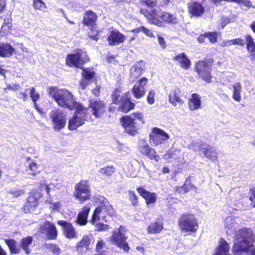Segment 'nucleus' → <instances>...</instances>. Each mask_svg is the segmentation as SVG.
<instances>
[{
    "label": "nucleus",
    "instance_id": "obj_1",
    "mask_svg": "<svg viewBox=\"0 0 255 255\" xmlns=\"http://www.w3.org/2000/svg\"><path fill=\"white\" fill-rule=\"evenodd\" d=\"M240 219L234 216H228L225 221L224 228L227 234H231L235 231V243L233 252L235 255L247 254L255 255V247L252 244L254 236L252 231L245 228L237 230L239 225Z\"/></svg>",
    "mask_w": 255,
    "mask_h": 255
},
{
    "label": "nucleus",
    "instance_id": "obj_2",
    "mask_svg": "<svg viewBox=\"0 0 255 255\" xmlns=\"http://www.w3.org/2000/svg\"><path fill=\"white\" fill-rule=\"evenodd\" d=\"M140 13L144 15L148 22L159 27L164 26L165 22L176 24L178 21L175 15L154 8L150 10L142 9Z\"/></svg>",
    "mask_w": 255,
    "mask_h": 255
},
{
    "label": "nucleus",
    "instance_id": "obj_3",
    "mask_svg": "<svg viewBox=\"0 0 255 255\" xmlns=\"http://www.w3.org/2000/svg\"><path fill=\"white\" fill-rule=\"evenodd\" d=\"M47 92L49 96L53 99L61 107L72 110L76 107V105L80 104L75 101L73 94L66 89L49 87L47 88Z\"/></svg>",
    "mask_w": 255,
    "mask_h": 255
},
{
    "label": "nucleus",
    "instance_id": "obj_4",
    "mask_svg": "<svg viewBox=\"0 0 255 255\" xmlns=\"http://www.w3.org/2000/svg\"><path fill=\"white\" fill-rule=\"evenodd\" d=\"M128 238L126 228L121 226L119 229H116L113 232L110 240L113 245L124 252L128 253L130 248L127 242Z\"/></svg>",
    "mask_w": 255,
    "mask_h": 255
},
{
    "label": "nucleus",
    "instance_id": "obj_5",
    "mask_svg": "<svg viewBox=\"0 0 255 255\" xmlns=\"http://www.w3.org/2000/svg\"><path fill=\"white\" fill-rule=\"evenodd\" d=\"M75 112L73 117L68 122V128L70 130H75L85 124L87 119L88 109L80 104L76 105L74 107Z\"/></svg>",
    "mask_w": 255,
    "mask_h": 255
},
{
    "label": "nucleus",
    "instance_id": "obj_6",
    "mask_svg": "<svg viewBox=\"0 0 255 255\" xmlns=\"http://www.w3.org/2000/svg\"><path fill=\"white\" fill-rule=\"evenodd\" d=\"M114 213V210L109 202L104 199L100 206L95 209L91 220V223L92 225H94L97 221L101 220L107 222L106 214L113 216Z\"/></svg>",
    "mask_w": 255,
    "mask_h": 255
},
{
    "label": "nucleus",
    "instance_id": "obj_7",
    "mask_svg": "<svg viewBox=\"0 0 255 255\" xmlns=\"http://www.w3.org/2000/svg\"><path fill=\"white\" fill-rule=\"evenodd\" d=\"M73 195L80 202H84L91 198L90 186L89 182L86 180H81L76 184Z\"/></svg>",
    "mask_w": 255,
    "mask_h": 255
},
{
    "label": "nucleus",
    "instance_id": "obj_8",
    "mask_svg": "<svg viewBox=\"0 0 255 255\" xmlns=\"http://www.w3.org/2000/svg\"><path fill=\"white\" fill-rule=\"evenodd\" d=\"M89 61L87 53L81 49L77 50L72 54L68 55L66 63L70 67L82 68V66Z\"/></svg>",
    "mask_w": 255,
    "mask_h": 255
},
{
    "label": "nucleus",
    "instance_id": "obj_9",
    "mask_svg": "<svg viewBox=\"0 0 255 255\" xmlns=\"http://www.w3.org/2000/svg\"><path fill=\"white\" fill-rule=\"evenodd\" d=\"M179 226L182 231L187 232H195L198 229L197 219L193 214H185L181 217Z\"/></svg>",
    "mask_w": 255,
    "mask_h": 255
},
{
    "label": "nucleus",
    "instance_id": "obj_10",
    "mask_svg": "<svg viewBox=\"0 0 255 255\" xmlns=\"http://www.w3.org/2000/svg\"><path fill=\"white\" fill-rule=\"evenodd\" d=\"M49 116L52 120L54 129L60 130L64 128L66 122V118L62 111L54 109L50 113Z\"/></svg>",
    "mask_w": 255,
    "mask_h": 255
},
{
    "label": "nucleus",
    "instance_id": "obj_11",
    "mask_svg": "<svg viewBox=\"0 0 255 255\" xmlns=\"http://www.w3.org/2000/svg\"><path fill=\"white\" fill-rule=\"evenodd\" d=\"M163 158L168 162H171L180 167L185 163L184 153L178 149L169 150L164 154Z\"/></svg>",
    "mask_w": 255,
    "mask_h": 255
},
{
    "label": "nucleus",
    "instance_id": "obj_12",
    "mask_svg": "<svg viewBox=\"0 0 255 255\" xmlns=\"http://www.w3.org/2000/svg\"><path fill=\"white\" fill-rule=\"evenodd\" d=\"M96 20L97 15L92 11H88L85 13L83 20L85 25L92 26V29H91V31H92L93 34H91L90 32H88V35L91 39L95 40H98L97 36L99 34L98 31L93 30L95 28Z\"/></svg>",
    "mask_w": 255,
    "mask_h": 255
},
{
    "label": "nucleus",
    "instance_id": "obj_13",
    "mask_svg": "<svg viewBox=\"0 0 255 255\" xmlns=\"http://www.w3.org/2000/svg\"><path fill=\"white\" fill-rule=\"evenodd\" d=\"M211 65L206 61H199L196 64V69L198 75L203 80L209 82L211 81L212 77L211 76Z\"/></svg>",
    "mask_w": 255,
    "mask_h": 255
},
{
    "label": "nucleus",
    "instance_id": "obj_14",
    "mask_svg": "<svg viewBox=\"0 0 255 255\" xmlns=\"http://www.w3.org/2000/svg\"><path fill=\"white\" fill-rule=\"evenodd\" d=\"M169 138V136L167 133L163 130L157 128H153L149 135L150 143L155 145H158L162 143Z\"/></svg>",
    "mask_w": 255,
    "mask_h": 255
},
{
    "label": "nucleus",
    "instance_id": "obj_15",
    "mask_svg": "<svg viewBox=\"0 0 255 255\" xmlns=\"http://www.w3.org/2000/svg\"><path fill=\"white\" fill-rule=\"evenodd\" d=\"M139 150L140 152L151 159H154L158 161L159 156L157 154L155 150L150 147L147 142L144 139H140L139 141Z\"/></svg>",
    "mask_w": 255,
    "mask_h": 255
},
{
    "label": "nucleus",
    "instance_id": "obj_16",
    "mask_svg": "<svg viewBox=\"0 0 255 255\" xmlns=\"http://www.w3.org/2000/svg\"><path fill=\"white\" fill-rule=\"evenodd\" d=\"M148 79L142 77L139 79L135 84L132 89V93L135 98L140 99L145 93V86L146 85Z\"/></svg>",
    "mask_w": 255,
    "mask_h": 255
},
{
    "label": "nucleus",
    "instance_id": "obj_17",
    "mask_svg": "<svg viewBox=\"0 0 255 255\" xmlns=\"http://www.w3.org/2000/svg\"><path fill=\"white\" fill-rule=\"evenodd\" d=\"M41 197L39 193L32 192L27 198V201L22 209L25 213L33 211L35 207L38 205V200Z\"/></svg>",
    "mask_w": 255,
    "mask_h": 255
},
{
    "label": "nucleus",
    "instance_id": "obj_18",
    "mask_svg": "<svg viewBox=\"0 0 255 255\" xmlns=\"http://www.w3.org/2000/svg\"><path fill=\"white\" fill-rule=\"evenodd\" d=\"M189 13L193 16H202L205 12V7L203 4L195 1H191L188 4Z\"/></svg>",
    "mask_w": 255,
    "mask_h": 255
},
{
    "label": "nucleus",
    "instance_id": "obj_19",
    "mask_svg": "<svg viewBox=\"0 0 255 255\" xmlns=\"http://www.w3.org/2000/svg\"><path fill=\"white\" fill-rule=\"evenodd\" d=\"M39 231L46 234L49 239H55L57 236V231L55 226L49 222H46L41 226Z\"/></svg>",
    "mask_w": 255,
    "mask_h": 255
},
{
    "label": "nucleus",
    "instance_id": "obj_20",
    "mask_svg": "<svg viewBox=\"0 0 255 255\" xmlns=\"http://www.w3.org/2000/svg\"><path fill=\"white\" fill-rule=\"evenodd\" d=\"M122 123L126 131L128 134L134 135L137 133L138 128L133 119L129 116L124 117L122 119Z\"/></svg>",
    "mask_w": 255,
    "mask_h": 255
},
{
    "label": "nucleus",
    "instance_id": "obj_21",
    "mask_svg": "<svg viewBox=\"0 0 255 255\" xmlns=\"http://www.w3.org/2000/svg\"><path fill=\"white\" fill-rule=\"evenodd\" d=\"M126 39V36L121 33L118 30H112L109 37L108 41L110 45H118L124 42Z\"/></svg>",
    "mask_w": 255,
    "mask_h": 255
},
{
    "label": "nucleus",
    "instance_id": "obj_22",
    "mask_svg": "<svg viewBox=\"0 0 255 255\" xmlns=\"http://www.w3.org/2000/svg\"><path fill=\"white\" fill-rule=\"evenodd\" d=\"M90 107L93 115L97 118L101 117L106 110V105L102 101H91Z\"/></svg>",
    "mask_w": 255,
    "mask_h": 255
},
{
    "label": "nucleus",
    "instance_id": "obj_23",
    "mask_svg": "<svg viewBox=\"0 0 255 255\" xmlns=\"http://www.w3.org/2000/svg\"><path fill=\"white\" fill-rule=\"evenodd\" d=\"M58 224L62 226L64 228V232L65 236L68 239L77 238V233L72 225L66 221L59 220Z\"/></svg>",
    "mask_w": 255,
    "mask_h": 255
},
{
    "label": "nucleus",
    "instance_id": "obj_24",
    "mask_svg": "<svg viewBox=\"0 0 255 255\" xmlns=\"http://www.w3.org/2000/svg\"><path fill=\"white\" fill-rule=\"evenodd\" d=\"M91 210V205H86L78 213L75 223L80 226H85L87 224V217Z\"/></svg>",
    "mask_w": 255,
    "mask_h": 255
},
{
    "label": "nucleus",
    "instance_id": "obj_25",
    "mask_svg": "<svg viewBox=\"0 0 255 255\" xmlns=\"http://www.w3.org/2000/svg\"><path fill=\"white\" fill-rule=\"evenodd\" d=\"M137 191L139 194L145 200L146 204L149 205L156 202L157 199L156 193L147 191L142 187H138Z\"/></svg>",
    "mask_w": 255,
    "mask_h": 255
},
{
    "label": "nucleus",
    "instance_id": "obj_26",
    "mask_svg": "<svg viewBox=\"0 0 255 255\" xmlns=\"http://www.w3.org/2000/svg\"><path fill=\"white\" fill-rule=\"evenodd\" d=\"M180 93L181 91L178 88H174L170 91L169 95V101L173 106H177L178 104H183Z\"/></svg>",
    "mask_w": 255,
    "mask_h": 255
},
{
    "label": "nucleus",
    "instance_id": "obj_27",
    "mask_svg": "<svg viewBox=\"0 0 255 255\" xmlns=\"http://www.w3.org/2000/svg\"><path fill=\"white\" fill-rule=\"evenodd\" d=\"M143 67L142 62H137L130 68L129 77L130 81L133 82L142 74Z\"/></svg>",
    "mask_w": 255,
    "mask_h": 255
},
{
    "label": "nucleus",
    "instance_id": "obj_28",
    "mask_svg": "<svg viewBox=\"0 0 255 255\" xmlns=\"http://www.w3.org/2000/svg\"><path fill=\"white\" fill-rule=\"evenodd\" d=\"M201 97L197 94H193L189 99L188 107L191 111L201 108Z\"/></svg>",
    "mask_w": 255,
    "mask_h": 255
},
{
    "label": "nucleus",
    "instance_id": "obj_29",
    "mask_svg": "<svg viewBox=\"0 0 255 255\" xmlns=\"http://www.w3.org/2000/svg\"><path fill=\"white\" fill-rule=\"evenodd\" d=\"M83 79L81 81L80 85L83 89L89 84V80L92 78L95 75V72L93 69L86 68L83 69Z\"/></svg>",
    "mask_w": 255,
    "mask_h": 255
},
{
    "label": "nucleus",
    "instance_id": "obj_30",
    "mask_svg": "<svg viewBox=\"0 0 255 255\" xmlns=\"http://www.w3.org/2000/svg\"><path fill=\"white\" fill-rule=\"evenodd\" d=\"M173 60L176 61L181 67L188 69L190 67L191 61L184 53L179 54L173 57Z\"/></svg>",
    "mask_w": 255,
    "mask_h": 255
},
{
    "label": "nucleus",
    "instance_id": "obj_31",
    "mask_svg": "<svg viewBox=\"0 0 255 255\" xmlns=\"http://www.w3.org/2000/svg\"><path fill=\"white\" fill-rule=\"evenodd\" d=\"M230 247L228 243L224 239L219 241V246L216 248L213 255H230L228 254Z\"/></svg>",
    "mask_w": 255,
    "mask_h": 255
},
{
    "label": "nucleus",
    "instance_id": "obj_32",
    "mask_svg": "<svg viewBox=\"0 0 255 255\" xmlns=\"http://www.w3.org/2000/svg\"><path fill=\"white\" fill-rule=\"evenodd\" d=\"M202 152L207 158L212 160L217 159V154L216 150L207 144H203L201 145Z\"/></svg>",
    "mask_w": 255,
    "mask_h": 255
},
{
    "label": "nucleus",
    "instance_id": "obj_33",
    "mask_svg": "<svg viewBox=\"0 0 255 255\" xmlns=\"http://www.w3.org/2000/svg\"><path fill=\"white\" fill-rule=\"evenodd\" d=\"M130 94L127 93L126 94V98L123 99L121 102V106L119 108L124 113H128L134 106V104L130 102Z\"/></svg>",
    "mask_w": 255,
    "mask_h": 255
},
{
    "label": "nucleus",
    "instance_id": "obj_34",
    "mask_svg": "<svg viewBox=\"0 0 255 255\" xmlns=\"http://www.w3.org/2000/svg\"><path fill=\"white\" fill-rule=\"evenodd\" d=\"M14 48L8 44H0V56L1 57H9L14 52Z\"/></svg>",
    "mask_w": 255,
    "mask_h": 255
},
{
    "label": "nucleus",
    "instance_id": "obj_35",
    "mask_svg": "<svg viewBox=\"0 0 255 255\" xmlns=\"http://www.w3.org/2000/svg\"><path fill=\"white\" fill-rule=\"evenodd\" d=\"M163 229V224L161 222L151 223L147 228L149 234H156L159 233Z\"/></svg>",
    "mask_w": 255,
    "mask_h": 255
},
{
    "label": "nucleus",
    "instance_id": "obj_36",
    "mask_svg": "<svg viewBox=\"0 0 255 255\" xmlns=\"http://www.w3.org/2000/svg\"><path fill=\"white\" fill-rule=\"evenodd\" d=\"M32 241L33 239L31 237L24 238L21 241L20 247L26 254H29L31 253L29 247L32 244Z\"/></svg>",
    "mask_w": 255,
    "mask_h": 255
},
{
    "label": "nucleus",
    "instance_id": "obj_37",
    "mask_svg": "<svg viewBox=\"0 0 255 255\" xmlns=\"http://www.w3.org/2000/svg\"><path fill=\"white\" fill-rule=\"evenodd\" d=\"M5 242L8 246L11 253L18 254L20 252V248L17 246L15 241L12 239H5Z\"/></svg>",
    "mask_w": 255,
    "mask_h": 255
},
{
    "label": "nucleus",
    "instance_id": "obj_38",
    "mask_svg": "<svg viewBox=\"0 0 255 255\" xmlns=\"http://www.w3.org/2000/svg\"><path fill=\"white\" fill-rule=\"evenodd\" d=\"M93 238L92 235H85L82 239L77 243V247L79 248L86 247L87 248L92 241Z\"/></svg>",
    "mask_w": 255,
    "mask_h": 255
},
{
    "label": "nucleus",
    "instance_id": "obj_39",
    "mask_svg": "<svg viewBox=\"0 0 255 255\" xmlns=\"http://www.w3.org/2000/svg\"><path fill=\"white\" fill-rule=\"evenodd\" d=\"M248 50L253 55L255 54V43L251 35H247L245 37Z\"/></svg>",
    "mask_w": 255,
    "mask_h": 255
},
{
    "label": "nucleus",
    "instance_id": "obj_40",
    "mask_svg": "<svg viewBox=\"0 0 255 255\" xmlns=\"http://www.w3.org/2000/svg\"><path fill=\"white\" fill-rule=\"evenodd\" d=\"M234 93L233 98L237 102H240L241 100V86L239 83H236L233 85Z\"/></svg>",
    "mask_w": 255,
    "mask_h": 255
},
{
    "label": "nucleus",
    "instance_id": "obj_41",
    "mask_svg": "<svg viewBox=\"0 0 255 255\" xmlns=\"http://www.w3.org/2000/svg\"><path fill=\"white\" fill-rule=\"evenodd\" d=\"M28 165L27 166L28 169L30 171V174L32 175H35L38 173V165L32 160L27 158Z\"/></svg>",
    "mask_w": 255,
    "mask_h": 255
},
{
    "label": "nucleus",
    "instance_id": "obj_42",
    "mask_svg": "<svg viewBox=\"0 0 255 255\" xmlns=\"http://www.w3.org/2000/svg\"><path fill=\"white\" fill-rule=\"evenodd\" d=\"M33 6L35 9L42 11L47 8L46 4L42 0H33Z\"/></svg>",
    "mask_w": 255,
    "mask_h": 255
},
{
    "label": "nucleus",
    "instance_id": "obj_43",
    "mask_svg": "<svg viewBox=\"0 0 255 255\" xmlns=\"http://www.w3.org/2000/svg\"><path fill=\"white\" fill-rule=\"evenodd\" d=\"M126 98V95L122 96L121 92L120 90L117 89L113 95V101L115 104H118L122 102L123 99Z\"/></svg>",
    "mask_w": 255,
    "mask_h": 255
},
{
    "label": "nucleus",
    "instance_id": "obj_44",
    "mask_svg": "<svg viewBox=\"0 0 255 255\" xmlns=\"http://www.w3.org/2000/svg\"><path fill=\"white\" fill-rule=\"evenodd\" d=\"M205 144V143L202 142L199 139H196L192 141L191 144L189 145L190 148L192 149L195 151H202V149L201 148V145L202 144Z\"/></svg>",
    "mask_w": 255,
    "mask_h": 255
},
{
    "label": "nucleus",
    "instance_id": "obj_45",
    "mask_svg": "<svg viewBox=\"0 0 255 255\" xmlns=\"http://www.w3.org/2000/svg\"><path fill=\"white\" fill-rule=\"evenodd\" d=\"M46 248L51 252L54 255H59L60 253V249L55 244H47L45 245Z\"/></svg>",
    "mask_w": 255,
    "mask_h": 255
},
{
    "label": "nucleus",
    "instance_id": "obj_46",
    "mask_svg": "<svg viewBox=\"0 0 255 255\" xmlns=\"http://www.w3.org/2000/svg\"><path fill=\"white\" fill-rule=\"evenodd\" d=\"M11 25L9 23V20L7 19L4 20V22L1 26L0 33L3 36L5 34H7L8 32H9L10 29Z\"/></svg>",
    "mask_w": 255,
    "mask_h": 255
},
{
    "label": "nucleus",
    "instance_id": "obj_47",
    "mask_svg": "<svg viewBox=\"0 0 255 255\" xmlns=\"http://www.w3.org/2000/svg\"><path fill=\"white\" fill-rule=\"evenodd\" d=\"M99 171L101 174L109 176L115 172V168L112 166H107L100 169Z\"/></svg>",
    "mask_w": 255,
    "mask_h": 255
},
{
    "label": "nucleus",
    "instance_id": "obj_48",
    "mask_svg": "<svg viewBox=\"0 0 255 255\" xmlns=\"http://www.w3.org/2000/svg\"><path fill=\"white\" fill-rule=\"evenodd\" d=\"M29 94L30 97L34 103L36 102L39 98L40 95L38 92H36L34 87H32L29 89Z\"/></svg>",
    "mask_w": 255,
    "mask_h": 255
},
{
    "label": "nucleus",
    "instance_id": "obj_49",
    "mask_svg": "<svg viewBox=\"0 0 255 255\" xmlns=\"http://www.w3.org/2000/svg\"><path fill=\"white\" fill-rule=\"evenodd\" d=\"M109 229V226L107 224L98 222L95 225V230L98 231H106Z\"/></svg>",
    "mask_w": 255,
    "mask_h": 255
},
{
    "label": "nucleus",
    "instance_id": "obj_50",
    "mask_svg": "<svg viewBox=\"0 0 255 255\" xmlns=\"http://www.w3.org/2000/svg\"><path fill=\"white\" fill-rule=\"evenodd\" d=\"M155 96V91L151 89L150 90L147 96V101L150 105H152L154 103V97Z\"/></svg>",
    "mask_w": 255,
    "mask_h": 255
},
{
    "label": "nucleus",
    "instance_id": "obj_51",
    "mask_svg": "<svg viewBox=\"0 0 255 255\" xmlns=\"http://www.w3.org/2000/svg\"><path fill=\"white\" fill-rule=\"evenodd\" d=\"M9 193L13 195L14 197H18L21 196L24 193V191L23 189H13L10 190Z\"/></svg>",
    "mask_w": 255,
    "mask_h": 255
},
{
    "label": "nucleus",
    "instance_id": "obj_52",
    "mask_svg": "<svg viewBox=\"0 0 255 255\" xmlns=\"http://www.w3.org/2000/svg\"><path fill=\"white\" fill-rule=\"evenodd\" d=\"M206 36L212 43H215L217 41V33L216 32H210L206 33Z\"/></svg>",
    "mask_w": 255,
    "mask_h": 255
},
{
    "label": "nucleus",
    "instance_id": "obj_53",
    "mask_svg": "<svg viewBox=\"0 0 255 255\" xmlns=\"http://www.w3.org/2000/svg\"><path fill=\"white\" fill-rule=\"evenodd\" d=\"M129 197L133 205H136L137 203V197L134 191H129Z\"/></svg>",
    "mask_w": 255,
    "mask_h": 255
},
{
    "label": "nucleus",
    "instance_id": "obj_54",
    "mask_svg": "<svg viewBox=\"0 0 255 255\" xmlns=\"http://www.w3.org/2000/svg\"><path fill=\"white\" fill-rule=\"evenodd\" d=\"M157 40L159 44L162 48H165L166 47V42L164 38L160 34H157Z\"/></svg>",
    "mask_w": 255,
    "mask_h": 255
},
{
    "label": "nucleus",
    "instance_id": "obj_55",
    "mask_svg": "<svg viewBox=\"0 0 255 255\" xmlns=\"http://www.w3.org/2000/svg\"><path fill=\"white\" fill-rule=\"evenodd\" d=\"M105 242L102 240L101 239L97 241V245H96V251L97 252H101L102 251V250L105 247Z\"/></svg>",
    "mask_w": 255,
    "mask_h": 255
},
{
    "label": "nucleus",
    "instance_id": "obj_56",
    "mask_svg": "<svg viewBox=\"0 0 255 255\" xmlns=\"http://www.w3.org/2000/svg\"><path fill=\"white\" fill-rule=\"evenodd\" d=\"M230 20L228 17H223L221 20V27L219 26V29H223L224 27L230 22Z\"/></svg>",
    "mask_w": 255,
    "mask_h": 255
},
{
    "label": "nucleus",
    "instance_id": "obj_57",
    "mask_svg": "<svg viewBox=\"0 0 255 255\" xmlns=\"http://www.w3.org/2000/svg\"><path fill=\"white\" fill-rule=\"evenodd\" d=\"M142 32L147 36L149 37H154V35L153 34V32L152 30H151L150 29H148L144 26H143V28H142Z\"/></svg>",
    "mask_w": 255,
    "mask_h": 255
},
{
    "label": "nucleus",
    "instance_id": "obj_58",
    "mask_svg": "<svg viewBox=\"0 0 255 255\" xmlns=\"http://www.w3.org/2000/svg\"><path fill=\"white\" fill-rule=\"evenodd\" d=\"M146 5L151 7V9H153V7L155 6L157 3V0H144Z\"/></svg>",
    "mask_w": 255,
    "mask_h": 255
},
{
    "label": "nucleus",
    "instance_id": "obj_59",
    "mask_svg": "<svg viewBox=\"0 0 255 255\" xmlns=\"http://www.w3.org/2000/svg\"><path fill=\"white\" fill-rule=\"evenodd\" d=\"M233 45H238L240 46H244L245 45V41L243 39L241 38H236L232 39Z\"/></svg>",
    "mask_w": 255,
    "mask_h": 255
},
{
    "label": "nucleus",
    "instance_id": "obj_60",
    "mask_svg": "<svg viewBox=\"0 0 255 255\" xmlns=\"http://www.w3.org/2000/svg\"><path fill=\"white\" fill-rule=\"evenodd\" d=\"M251 205L255 207V188L251 190V194L250 197Z\"/></svg>",
    "mask_w": 255,
    "mask_h": 255
},
{
    "label": "nucleus",
    "instance_id": "obj_61",
    "mask_svg": "<svg viewBox=\"0 0 255 255\" xmlns=\"http://www.w3.org/2000/svg\"><path fill=\"white\" fill-rule=\"evenodd\" d=\"M231 45H233V42H232V40H225V41H223L221 43V46L222 47H228V46H231Z\"/></svg>",
    "mask_w": 255,
    "mask_h": 255
},
{
    "label": "nucleus",
    "instance_id": "obj_62",
    "mask_svg": "<svg viewBox=\"0 0 255 255\" xmlns=\"http://www.w3.org/2000/svg\"><path fill=\"white\" fill-rule=\"evenodd\" d=\"M6 0H0V13L3 12L5 8Z\"/></svg>",
    "mask_w": 255,
    "mask_h": 255
},
{
    "label": "nucleus",
    "instance_id": "obj_63",
    "mask_svg": "<svg viewBox=\"0 0 255 255\" xmlns=\"http://www.w3.org/2000/svg\"><path fill=\"white\" fill-rule=\"evenodd\" d=\"M19 46V48L22 50V52H25L27 53H29V50L26 47H25L23 43H19L18 44Z\"/></svg>",
    "mask_w": 255,
    "mask_h": 255
},
{
    "label": "nucleus",
    "instance_id": "obj_64",
    "mask_svg": "<svg viewBox=\"0 0 255 255\" xmlns=\"http://www.w3.org/2000/svg\"><path fill=\"white\" fill-rule=\"evenodd\" d=\"M179 190L180 193H185L189 190V189L187 186L186 184H184L183 186H181V187L179 188Z\"/></svg>",
    "mask_w": 255,
    "mask_h": 255
}]
</instances>
